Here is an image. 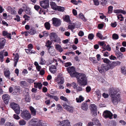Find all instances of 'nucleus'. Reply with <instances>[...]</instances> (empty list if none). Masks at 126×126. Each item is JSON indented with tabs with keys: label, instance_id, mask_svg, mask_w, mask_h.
Segmentation results:
<instances>
[{
	"label": "nucleus",
	"instance_id": "nucleus-1",
	"mask_svg": "<svg viewBox=\"0 0 126 126\" xmlns=\"http://www.w3.org/2000/svg\"><path fill=\"white\" fill-rule=\"evenodd\" d=\"M67 70L71 76L76 77L78 79V82L80 85L84 86L86 85L87 79L85 74L76 72L75 68L73 66L68 67Z\"/></svg>",
	"mask_w": 126,
	"mask_h": 126
},
{
	"label": "nucleus",
	"instance_id": "nucleus-2",
	"mask_svg": "<svg viewBox=\"0 0 126 126\" xmlns=\"http://www.w3.org/2000/svg\"><path fill=\"white\" fill-rule=\"evenodd\" d=\"M109 94L113 103L115 105H117L121 100L120 94L119 93L117 94L115 90L113 89L110 91Z\"/></svg>",
	"mask_w": 126,
	"mask_h": 126
},
{
	"label": "nucleus",
	"instance_id": "nucleus-3",
	"mask_svg": "<svg viewBox=\"0 0 126 126\" xmlns=\"http://www.w3.org/2000/svg\"><path fill=\"white\" fill-rule=\"evenodd\" d=\"M28 123L29 126H43L44 124L41 122L40 120L35 118L31 119Z\"/></svg>",
	"mask_w": 126,
	"mask_h": 126
},
{
	"label": "nucleus",
	"instance_id": "nucleus-4",
	"mask_svg": "<svg viewBox=\"0 0 126 126\" xmlns=\"http://www.w3.org/2000/svg\"><path fill=\"white\" fill-rule=\"evenodd\" d=\"M98 68L99 72L102 73L105 71H107L110 69H113V67L112 65L105 63L102 64L101 67Z\"/></svg>",
	"mask_w": 126,
	"mask_h": 126
},
{
	"label": "nucleus",
	"instance_id": "nucleus-5",
	"mask_svg": "<svg viewBox=\"0 0 126 126\" xmlns=\"http://www.w3.org/2000/svg\"><path fill=\"white\" fill-rule=\"evenodd\" d=\"M22 117L26 120H28L30 119L31 115L29 112L27 110H23L21 113Z\"/></svg>",
	"mask_w": 126,
	"mask_h": 126
},
{
	"label": "nucleus",
	"instance_id": "nucleus-6",
	"mask_svg": "<svg viewBox=\"0 0 126 126\" xmlns=\"http://www.w3.org/2000/svg\"><path fill=\"white\" fill-rule=\"evenodd\" d=\"M10 107L14 110L16 114H19L20 113V108L18 104L14 102L11 103L10 104Z\"/></svg>",
	"mask_w": 126,
	"mask_h": 126
},
{
	"label": "nucleus",
	"instance_id": "nucleus-7",
	"mask_svg": "<svg viewBox=\"0 0 126 126\" xmlns=\"http://www.w3.org/2000/svg\"><path fill=\"white\" fill-rule=\"evenodd\" d=\"M62 106L63 108L69 112L73 113V112L74 108L71 106L68 105L66 104H63Z\"/></svg>",
	"mask_w": 126,
	"mask_h": 126
},
{
	"label": "nucleus",
	"instance_id": "nucleus-8",
	"mask_svg": "<svg viewBox=\"0 0 126 126\" xmlns=\"http://www.w3.org/2000/svg\"><path fill=\"white\" fill-rule=\"evenodd\" d=\"M52 21L53 24L55 27H58L61 24V21L59 19L54 17L52 19Z\"/></svg>",
	"mask_w": 126,
	"mask_h": 126
},
{
	"label": "nucleus",
	"instance_id": "nucleus-9",
	"mask_svg": "<svg viewBox=\"0 0 126 126\" xmlns=\"http://www.w3.org/2000/svg\"><path fill=\"white\" fill-rule=\"evenodd\" d=\"M58 123L60 126H70V123L68 120H64L61 121H59Z\"/></svg>",
	"mask_w": 126,
	"mask_h": 126
},
{
	"label": "nucleus",
	"instance_id": "nucleus-10",
	"mask_svg": "<svg viewBox=\"0 0 126 126\" xmlns=\"http://www.w3.org/2000/svg\"><path fill=\"white\" fill-rule=\"evenodd\" d=\"M103 116L105 118H109L110 119H112L113 114L110 111L106 110L104 111L103 114Z\"/></svg>",
	"mask_w": 126,
	"mask_h": 126
},
{
	"label": "nucleus",
	"instance_id": "nucleus-11",
	"mask_svg": "<svg viewBox=\"0 0 126 126\" xmlns=\"http://www.w3.org/2000/svg\"><path fill=\"white\" fill-rule=\"evenodd\" d=\"M63 78L60 75L58 76V77H56L55 81L58 84H61L64 83Z\"/></svg>",
	"mask_w": 126,
	"mask_h": 126
},
{
	"label": "nucleus",
	"instance_id": "nucleus-12",
	"mask_svg": "<svg viewBox=\"0 0 126 126\" xmlns=\"http://www.w3.org/2000/svg\"><path fill=\"white\" fill-rule=\"evenodd\" d=\"M40 6L46 9L49 7L48 0H43L40 2Z\"/></svg>",
	"mask_w": 126,
	"mask_h": 126
},
{
	"label": "nucleus",
	"instance_id": "nucleus-13",
	"mask_svg": "<svg viewBox=\"0 0 126 126\" xmlns=\"http://www.w3.org/2000/svg\"><path fill=\"white\" fill-rule=\"evenodd\" d=\"M29 90L28 89H25L23 91V93L25 94L26 97H25V101L27 102H29L30 101V98L29 96V94L28 93Z\"/></svg>",
	"mask_w": 126,
	"mask_h": 126
},
{
	"label": "nucleus",
	"instance_id": "nucleus-14",
	"mask_svg": "<svg viewBox=\"0 0 126 126\" xmlns=\"http://www.w3.org/2000/svg\"><path fill=\"white\" fill-rule=\"evenodd\" d=\"M20 87L19 86H15L14 87L13 94V95H18L19 94Z\"/></svg>",
	"mask_w": 126,
	"mask_h": 126
},
{
	"label": "nucleus",
	"instance_id": "nucleus-15",
	"mask_svg": "<svg viewBox=\"0 0 126 126\" xmlns=\"http://www.w3.org/2000/svg\"><path fill=\"white\" fill-rule=\"evenodd\" d=\"M2 98L5 103L7 104L8 103L9 99V95L7 94H4L2 95Z\"/></svg>",
	"mask_w": 126,
	"mask_h": 126
},
{
	"label": "nucleus",
	"instance_id": "nucleus-16",
	"mask_svg": "<svg viewBox=\"0 0 126 126\" xmlns=\"http://www.w3.org/2000/svg\"><path fill=\"white\" fill-rule=\"evenodd\" d=\"M23 7L24 10L27 14L30 15L31 14V11L30 8L25 5L23 6Z\"/></svg>",
	"mask_w": 126,
	"mask_h": 126
},
{
	"label": "nucleus",
	"instance_id": "nucleus-17",
	"mask_svg": "<svg viewBox=\"0 0 126 126\" xmlns=\"http://www.w3.org/2000/svg\"><path fill=\"white\" fill-rule=\"evenodd\" d=\"M48 51L50 54L54 56L56 54V52L55 49L53 47H50L48 49Z\"/></svg>",
	"mask_w": 126,
	"mask_h": 126
},
{
	"label": "nucleus",
	"instance_id": "nucleus-18",
	"mask_svg": "<svg viewBox=\"0 0 126 126\" xmlns=\"http://www.w3.org/2000/svg\"><path fill=\"white\" fill-rule=\"evenodd\" d=\"M57 36V35L55 32H52L50 34V39L52 41H53L55 39Z\"/></svg>",
	"mask_w": 126,
	"mask_h": 126
},
{
	"label": "nucleus",
	"instance_id": "nucleus-19",
	"mask_svg": "<svg viewBox=\"0 0 126 126\" xmlns=\"http://www.w3.org/2000/svg\"><path fill=\"white\" fill-rule=\"evenodd\" d=\"M7 11L11 14H16V12L14 8H12L8 6L7 8Z\"/></svg>",
	"mask_w": 126,
	"mask_h": 126
},
{
	"label": "nucleus",
	"instance_id": "nucleus-20",
	"mask_svg": "<svg viewBox=\"0 0 126 126\" xmlns=\"http://www.w3.org/2000/svg\"><path fill=\"white\" fill-rule=\"evenodd\" d=\"M5 40L3 38L0 39V49H2L4 46Z\"/></svg>",
	"mask_w": 126,
	"mask_h": 126
},
{
	"label": "nucleus",
	"instance_id": "nucleus-21",
	"mask_svg": "<svg viewBox=\"0 0 126 126\" xmlns=\"http://www.w3.org/2000/svg\"><path fill=\"white\" fill-rule=\"evenodd\" d=\"M19 55L18 53L16 54L15 57L14 58V61L15 62L14 66L16 67V66L17 63L19 59Z\"/></svg>",
	"mask_w": 126,
	"mask_h": 126
},
{
	"label": "nucleus",
	"instance_id": "nucleus-22",
	"mask_svg": "<svg viewBox=\"0 0 126 126\" xmlns=\"http://www.w3.org/2000/svg\"><path fill=\"white\" fill-rule=\"evenodd\" d=\"M91 110L92 112L94 113H96V112L97 108L96 106L94 104H92L91 105Z\"/></svg>",
	"mask_w": 126,
	"mask_h": 126
},
{
	"label": "nucleus",
	"instance_id": "nucleus-23",
	"mask_svg": "<svg viewBox=\"0 0 126 126\" xmlns=\"http://www.w3.org/2000/svg\"><path fill=\"white\" fill-rule=\"evenodd\" d=\"M55 48L59 52H61L63 51V49L61 46L59 44L55 45Z\"/></svg>",
	"mask_w": 126,
	"mask_h": 126
},
{
	"label": "nucleus",
	"instance_id": "nucleus-24",
	"mask_svg": "<svg viewBox=\"0 0 126 126\" xmlns=\"http://www.w3.org/2000/svg\"><path fill=\"white\" fill-rule=\"evenodd\" d=\"M34 87L36 88H38L39 89H41L42 84L41 83L39 82H34Z\"/></svg>",
	"mask_w": 126,
	"mask_h": 126
},
{
	"label": "nucleus",
	"instance_id": "nucleus-25",
	"mask_svg": "<svg viewBox=\"0 0 126 126\" xmlns=\"http://www.w3.org/2000/svg\"><path fill=\"white\" fill-rule=\"evenodd\" d=\"M29 108L31 111L32 115L34 116H35L36 115V110L32 106H30Z\"/></svg>",
	"mask_w": 126,
	"mask_h": 126
},
{
	"label": "nucleus",
	"instance_id": "nucleus-26",
	"mask_svg": "<svg viewBox=\"0 0 126 126\" xmlns=\"http://www.w3.org/2000/svg\"><path fill=\"white\" fill-rule=\"evenodd\" d=\"M4 73L5 76L9 79H10V73L8 69L5 70L4 71Z\"/></svg>",
	"mask_w": 126,
	"mask_h": 126
},
{
	"label": "nucleus",
	"instance_id": "nucleus-27",
	"mask_svg": "<svg viewBox=\"0 0 126 126\" xmlns=\"http://www.w3.org/2000/svg\"><path fill=\"white\" fill-rule=\"evenodd\" d=\"M84 100V98L81 95H80L76 99V102L77 103H81Z\"/></svg>",
	"mask_w": 126,
	"mask_h": 126
},
{
	"label": "nucleus",
	"instance_id": "nucleus-28",
	"mask_svg": "<svg viewBox=\"0 0 126 126\" xmlns=\"http://www.w3.org/2000/svg\"><path fill=\"white\" fill-rule=\"evenodd\" d=\"M88 106L86 103H83L81 106V109L84 110H87L88 109Z\"/></svg>",
	"mask_w": 126,
	"mask_h": 126
},
{
	"label": "nucleus",
	"instance_id": "nucleus-29",
	"mask_svg": "<svg viewBox=\"0 0 126 126\" xmlns=\"http://www.w3.org/2000/svg\"><path fill=\"white\" fill-rule=\"evenodd\" d=\"M79 18L80 19L82 20L83 21H86V19L85 18L83 14L82 13H80L79 14Z\"/></svg>",
	"mask_w": 126,
	"mask_h": 126
},
{
	"label": "nucleus",
	"instance_id": "nucleus-30",
	"mask_svg": "<svg viewBox=\"0 0 126 126\" xmlns=\"http://www.w3.org/2000/svg\"><path fill=\"white\" fill-rule=\"evenodd\" d=\"M63 18L64 21L67 23H69L70 21V17L68 15H65L63 17Z\"/></svg>",
	"mask_w": 126,
	"mask_h": 126
},
{
	"label": "nucleus",
	"instance_id": "nucleus-31",
	"mask_svg": "<svg viewBox=\"0 0 126 126\" xmlns=\"http://www.w3.org/2000/svg\"><path fill=\"white\" fill-rule=\"evenodd\" d=\"M76 24L75 23H73L69 25L68 27V28L73 31V30L75 29Z\"/></svg>",
	"mask_w": 126,
	"mask_h": 126
},
{
	"label": "nucleus",
	"instance_id": "nucleus-32",
	"mask_svg": "<svg viewBox=\"0 0 126 126\" xmlns=\"http://www.w3.org/2000/svg\"><path fill=\"white\" fill-rule=\"evenodd\" d=\"M50 5L51 8L54 10H56L57 9L58 6L55 3L53 2H50Z\"/></svg>",
	"mask_w": 126,
	"mask_h": 126
},
{
	"label": "nucleus",
	"instance_id": "nucleus-33",
	"mask_svg": "<svg viewBox=\"0 0 126 126\" xmlns=\"http://www.w3.org/2000/svg\"><path fill=\"white\" fill-rule=\"evenodd\" d=\"M121 62L119 61H116L114 62L110 65H112L113 67V68H114V67L117 65H119L121 64Z\"/></svg>",
	"mask_w": 126,
	"mask_h": 126
},
{
	"label": "nucleus",
	"instance_id": "nucleus-34",
	"mask_svg": "<svg viewBox=\"0 0 126 126\" xmlns=\"http://www.w3.org/2000/svg\"><path fill=\"white\" fill-rule=\"evenodd\" d=\"M34 64L36 66V68L37 71H40L41 67L39 65L38 62H35Z\"/></svg>",
	"mask_w": 126,
	"mask_h": 126
},
{
	"label": "nucleus",
	"instance_id": "nucleus-35",
	"mask_svg": "<svg viewBox=\"0 0 126 126\" xmlns=\"http://www.w3.org/2000/svg\"><path fill=\"white\" fill-rule=\"evenodd\" d=\"M44 26L45 28L46 29L49 30L50 28V24L48 22H47L45 23Z\"/></svg>",
	"mask_w": 126,
	"mask_h": 126
},
{
	"label": "nucleus",
	"instance_id": "nucleus-36",
	"mask_svg": "<svg viewBox=\"0 0 126 126\" xmlns=\"http://www.w3.org/2000/svg\"><path fill=\"white\" fill-rule=\"evenodd\" d=\"M4 51H2L0 52V59L1 61L2 62L3 61Z\"/></svg>",
	"mask_w": 126,
	"mask_h": 126
},
{
	"label": "nucleus",
	"instance_id": "nucleus-37",
	"mask_svg": "<svg viewBox=\"0 0 126 126\" xmlns=\"http://www.w3.org/2000/svg\"><path fill=\"white\" fill-rule=\"evenodd\" d=\"M28 32L30 34L33 35L36 33V31L33 28H32L30 29V31Z\"/></svg>",
	"mask_w": 126,
	"mask_h": 126
},
{
	"label": "nucleus",
	"instance_id": "nucleus-38",
	"mask_svg": "<svg viewBox=\"0 0 126 126\" xmlns=\"http://www.w3.org/2000/svg\"><path fill=\"white\" fill-rule=\"evenodd\" d=\"M56 109L59 112H61L62 110V107L59 104H57L56 105Z\"/></svg>",
	"mask_w": 126,
	"mask_h": 126
},
{
	"label": "nucleus",
	"instance_id": "nucleus-39",
	"mask_svg": "<svg viewBox=\"0 0 126 126\" xmlns=\"http://www.w3.org/2000/svg\"><path fill=\"white\" fill-rule=\"evenodd\" d=\"M96 36L98 37L101 39H103L106 38V37H103V36L102 35V34L99 32L97 33L96 34Z\"/></svg>",
	"mask_w": 126,
	"mask_h": 126
},
{
	"label": "nucleus",
	"instance_id": "nucleus-40",
	"mask_svg": "<svg viewBox=\"0 0 126 126\" xmlns=\"http://www.w3.org/2000/svg\"><path fill=\"white\" fill-rule=\"evenodd\" d=\"M65 9L64 7L61 6H58L56 10H58L59 11L62 12H63L64 10Z\"/></svg>",
	"mask_w": 126,
	"mask_h": 126
},
{
	"label": "nucleus",
	"instance_id": "nucleus-41",
	"mask_svg": "<svg viewBox=\"0 0 126 126\" xmlns=\"http://www.w3.org/2000/svg\"><path fill=\"white\" fill-rule=\"evenodd\" d=\"M26 122L24 120L22 119L19 121V124L20 126H23L26 124Z\"/></svg>",
	"mask_w": 126,
	"mask_h": 126
},
{
	"label": "nucleus",
	"instance_id": "nucleus-42",
	"mask_svg": "<svg viewBox=\"0 0 126 126\" xmlns=\"http://www.w3.org/2000/svg\"><path fill=\"white\" fill-rule=\"evenodd\" d=\"M46 63L45 61L43 59L42 57L40 59V61L39 63L41 65L45 64Z\"/></svg>",
	"mask_w": 126,
	"mask_h": 126
},
{
	"label": "nucleus",
	"instance_id": "nucleus-43",
	"mask_svg": "<svg viewBox=\"0 0 126 126\" xmlns=\"http://www.w3.org/2000/svg\"><path fill=\"white\" fill-rule=\"evenodd\" d=\"M113 7L112 6H110L108 8V13L109 14H111L113 11Z\"/></svg>",
	"mask_w": 126,
	"mask_h": 126
},
{
	"label": "nucleus",
	"instance_id": "nucleus-44",
	"mask_svg": "<svg viewBox=\"0 0 126 126\" xmlns=\"http://www.w3.org/2000/svg\"><path fill=\"white\" fill-rule=\"evenodd\" d=\"M89 59L90 60L94 63H96L97 62V60H96L95 58L94 57H90Z\"/></svg>",
	"mask_w": 126,
	"mask_h": 126
},
{
	"label": "nucleus",
	"instance_id": "nucleus-45",
	"mask_svg": "<svg viewBox=\"0 0 126 126\" xmlns=\"http://www.w3.org/2000/svg\"><path fill=\"white\" fill-rule=\"evenodd\" d=\"M25 51L26 53H28L29 54H31L32 53H35V51H34L33 52H32L31 50L28 49H26Z\"/></svg>",
	"mask_w": 126,
	"mask_h": 126
},
{
	"label": "nucleus",
	"instance_id": "nucleus-46",
	"mask_svg": "<svg viewBox=\"0 0 126 126\" xmlns=\"http://www.w3.org/2000/svg\"><path fill=\"white\" fill-rule=\"evenodd\" d=\"M112 37L114 39L117 40L118 39L119 36L117 34L114 33L112 35Z\"/></svg>",
	"mask_w": 126,
	"mask_h": 126
},
{
	"label": "nucleus",
	"instance_id": "nucleus-47",
	"mask_svg": "<svg viewBox=\"0 0 126 126\" xmlns=\"http://www.w3.org/2000/svg\"><path fill=\"white\" fill-rule=\"evenodd\" d=\"M20 85L21 86H24L26 85V82L25 81H22L20 82Z\"/></svg>",
	"mask_w": 126,
	"mask_h": 126
},
{
	"label": "nucleus",
	"instance_id": "nucleus-48",
	"mask_svg": "<svg viewBox=\"0 0 126 126\" xmlns=\"http://www.w3.org/2000/svg\"><path fill=\"white\" fill-rule=\"evenodd\" d=\"M61 41V39L59 37H58L57 36L53 41L55 42H57L58 43H60V41Z\"/></svg>",
	"mask_w": 126,
	"mask_h": 126
},
{
	"label": "nucleus",
	"instance_id": "nucleus-49",
	"mask_svg": "<svg viewBox=\"0 0 126 126\" xmlns=\"http://www.w3.org/2000/svg\"><path fill=\"white\" fill-rule=\"evenodd\" d=\"M71 2L73 3L74 4L77 5L78 4V3L81 2L82 1H79V0H78V1L77 0H71Z\"/></svg>",
	"mask_w": 126,
	"mask_h": 126
},
{
	"label": "nucleus",
	"instance_id": "nucleus-50",
	"mask_svg": "<svg viewBox=\"0 0 126 126\" xmlns=\"http://www.w3.org/2000/svg\"><path fill=\"white\" fill-rule=\"evenodd\" d=\"M58 64L57 63H56V64L54 65H52L50 67V68L51 70L52 69H56V67L57 66Z\"/></svg>",
	"mask_w": 126,
	"mask_h": 126
},
{
	"label": "nucleus",
	"instance_id": "nucleus-51",
	"mask_svg": "<svg viewBox=\"0 0 126 126\" xmlns=\"http://www.w3.org/2000/svg\"><path fill=\"white\" fill-rule=\"evenodd\" d=\"M121 69L122 73L126 75V69L124 67H122Z\"/></svg>",
	"mask_w": 126,
	"mask_h": 126
},
{
	"label": "nucleus",
	"instance_id": "nucleus-52",
	"mask_svg": "<svg viewBox=\"0 0 126 126\" xmlns=\"http://www.w3.org/2000/svg\"><path fill=\"white\" fill-rule=\"evenodd\" d=\"M51 42L50 41H49L48 40L47 41L46 44V46L47 47H50V46H51Z\"/></svg>",
	"mask_w": 126,
	"mask_h": 126
},
{
	"label": "nucleus",
	"instance_id": "nucleus-53",
	"mask_svg": "<svg viewBox=\"0 0 126 126\" xmlns=\"http://www.w3.org/2000/svg\"><path fill=\"white\" fill-rule=\"evenodd\" d=\"M94 37V35L92 33L89 34L88 36V38L89 39L92 40L93 39Z\"/></svg>",
	"mask_w": 126,
	"mask_h": 126
},
{
	"label": "nucleus",
	"instance_id": "nucleus-54",
	"mask_svg": "<svg viewBox=\"0 0 126 126\" xmlns=\"http://www.w3.org/2000/svg\"><path fill=\"white\" fill-rule=\"evenodd\" d=\"M60 98L61 100H63L65 101H68L66 97H64L63 96H61L60 97Z\"/></svg>",
	"mask_w": 126,
	"mask_h": 126
},
{
	"label": "nucleus",
	"instance_id": "nucleus-55",
	"mask_svg": "<svg viewBox=\"0 0 126 126\" xmlns=\"http://www.w3.org/2000/svg\"><path fill=\"white\" fill-rule=\"evenodd\" d=\"M92 121L94 122L93 124H98L99 121L98 120L96 119H93L92 120Z\"/></svg>",
	"mask_w": 126,
	"mask_h": 126
},
{
	"label": "nucleus",
	"instance_id": "nucleus-56",
	"mask_svg": "<svg viewBox=\"0 0 126 126\" xmlns=\"http://www.w3.org/2000/svg\"><path fill=\"white\" fill-rule=\"evenodd\" d=\"M102 47H105V46L106 45L103 41L102 42H99L98 43Z\"/></svg>",
	"mask_w": 126,
	"mask_h": 126
},
{
	"label": "nucleus",
	"instance_id": "nucleus-57",
	"mask_svg": "<svg viewBox=\"0 0 126 126\" xmlns=\"http://www.w3.org/2000/svg\"><path fill=\"white\" fill-rule=\"evenodd\" d=\"M121 9H116L113 10V12L115 13H121Z\"/></svg>",
	"mask_w": 126,
	"mask_h": 126
},
{
	"label": "nucleus",
	"instance_id": "nucleus-58",
	"mask_svg": "<svg viewBox=\"0 0 126 126\" xmlns=\"http://www.w3.org/2000/svg\"><path fill=\"white\" fill-rule=\"evenodd\" d=\"M109 58L110 60H115L117 59L116 57L112 55H111L109 57Z\"/></svg>",
	"mask_w": 126,
	"mask_h": 126
},
{
	"label": "nucleus",
	"instance_id": "nucleus-59",
	"mask_svg": "<svg viewBox=\"0 0 126 126\" xmlns=\"http://www.w3.org/2000/svg\"><path fill=\"white\" fill-rule=\"evenodd\" d=\"M15 20H16L17 21L19 22L20 21V17L18 15L16 16V17L14 18Z\"/></svg>",
	"mask_w": 126,
	"mask_h": 126
},
{
	"label": "nucleus",
	"instance_id": "nucleus-60",
	"mask_svg": "<svg viewBox=\"0 0 126 126\" xmlns=\"http://www.w3.org/2000/svg\"><path fill=\"white\" fill-rule=\"evenodd\" d=\"M34 8L37 11H38L39 9H41L39 6L37 5H35L34 6Z\"/></svg>",
	"mask_w": 126,
	"mask_h": 126
},
{
	"label": "nucleus",
	"instance_id": "nucleus-61",
	"mask_svg": "<svg viewBox=\"0 0 126 126\" xmlns=\"http://www.w3.org/2000/svg\"><path fill=\"white\" fill-rule=\"evenodd\" d=\"M46 95L50 98V99H53L54 95L52 94H47Z\"/></svg>",
	"mask_w": 126,
	"mask_h": 126
},
{
	"label": "nucleus",
	"instance_id": "nucleus-62",
	"mask_svg": "<svg viewBox=\"0 0 126 126\" xmlns=\"http://www.w3.org/2000/svg\"><path fill=\"white\" fill-rule=\"evenodd\" d=\"M13 117L16 120H19L20 118L19 117L18 115L16 114H14V115Z\"/></svg>",
	"mask_w": 126,
	"mask_h": 126
},
{
	"label": "nucleus",
	"instance_id": "nucleus-63",
	"mask_svg": "<svg viewBox=\"0 0 126 126\" xmlns=\"http://www.w3.org/2000/svg\"><path fill=\"white\" fill-rule=\"evenodd\" d=\"M43 35L44 37H46L48 35V33L47 32L44 31L43 32Z\"/></svg>",
	"mask_w": 126,
	"mask_h": 126
},
{
	"label": "nucleus",
	"instance_id": "nucleus-64",
	"mask_svg": "<svg viewBox=\"0 0 126 126\" xmlns=\"http://www.w3.org/2000/svg\"><path fill=\"white\" fill-rule=\"evenodd\" d=\"M73 126H82V123L81 122H79L74 124Z\"/></svg>",
	"mask_w": 126,
	"mask_h": 126
}]
</instances>
